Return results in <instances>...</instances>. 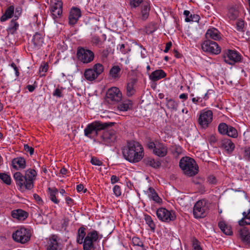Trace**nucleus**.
Masks as SVG:
<instances>
[{
  "label": "nucleus",
  "instance_id": "f257e3e1",
  "mask_svg": "<svg viewBox=\"0 0 250 250\" xmlns=\"http://www.w3.org/2000/svg\"><path fill=\"white\" fill-rule=\"evenodd\" d=\"M124 158L130 163H138L144 156L142 146L138 142L131 141L127 143L126 146L122 149Z\"/></svg>",
  "mask_w": 250,
  "mask_h": 250
},
{
  "label": "nucleus",
  "instance_id": "f03ea898",
  "mask_svg": "<svg viewBox=\"0 0 250 250\" xmlns=\"http://www.w3.org/2000/svg\"><path fill=\"white\" fill-rule=\"evenodd\" d=\"M37 176L36 171L33 169H29L25 171V175L20 172H16L13 175L16 185L21 191L31 190L34 187L33 181Z\"/></svg>",
  "mask_w": 250,
  "mask_h": 250
},
{
  "label": "nucleus",
  "instance_id": "7ed1b4c3",
  "mask_svg": "<svg viewBox=\"0 0 250 250\" xmlns=\"http://www.w3.org/2000/svg\"><path fill=\"white\" fill-rule=\"evenodd\" d=\"M179 167L187 176L191 177L197 174L199 167L195 160L189 157H183L179 162Z\"/></svg>",
  "mask_w": 250,
  "mask_h": 250
},
{
  "label": "nucleus",
  "instance_id": "20e7f679",
  "mask_svg": "<svg viewBox=\"0 0 250 250\" xmlns=\"http://www.w3.org/2000/svg\"><path fill=\"white\" fill-rule=\"evenodd\" d=\"M115 123H102L99 121L94 122L88 124L84 130V135L89 138H91L92 135L93 136L98 135V131L107 128L109 126H112Z\"/></svg>",
  "mask_w": 250,
  "mask_h": 250
},
{
  "label": "nucleus",
  "instance_id": "39448f33",
  "mask_svg": "<svg viewBox=\"0 0 250 250\" xmlns=\"http://www.w3.org/2000/svg\"><path fill=\"white\" fill-rule=\"evenodd\" d=\"M94 53L91 50L82 47H79L77 51L78 60L83 63H88L94 59Z\"/></svg>",
  "mask_w": 250,
  "mask_h": 250
},
{
  "label": "nucleus",
  "instance_id": "423d86ee",
  "mask_svg": "<svg viewBox=\"0 0 250 250\" xmlns=\"http://www.w3.org/2000/svg\"><path fill=\"white\" fill-rule=\"evenodd\" d=\"M31 233L29 229L21 228L12 234L13 239L21 244H24L30 239Z\"/></svg>",
  "mask_w": 250,
  "mask_h": 250
},
{
  "label": "nucleus",
  "instance_id": "0eeeda50",
  "mask_svg": "<svg viewBox=\"0 0 250 250\" xmlns=\"http://www.w3.org/2000/svg\"><path fill=\"white\" fill-rule=\"evenodd\" d=\"M147 146L149 149H153V153L160 157H164L167 155V148L163 143L157 142H148Z\"/></svg>",
  "mask_w": 250,
  "mask_h": 250
},
{
  "label": "nucleus",
  "instance_id": "6e6552de",
  "mask_svg": "<svg viewBox=\"0 0 250 250\" xmlns=\"http://www.w3.org/2000/svg\"><path fill=\"white\" fill-rule=\"evenodd\" d=\"M99 238L98 232L95 230L89 232L85 236L83 244V250H95V247L94 242H96Z\"/></svg>",
  "mask_w": 250,
  "mask_h": 250
},
{
  "label": "nucleus",
  "instance_id": "1a4fd4ad",
  "mask_svg": "<svg viewBox=\"0 0 250 250\" xmlns=\"http://www.w3.org/2000/svg\"><path fill=\"white\" fill-rule=\"evenodd\" d=\"M156 215L160 220L167 223L173 221L176 218L174 211L168 210L164 208H159L157 210Z\"/></svg>",
  "mask_w": 250,
  "mask_h": 250
},
{
  "label": "nucleus",
  "instance_id": "9d476101",
  "mask_svg": "<svg viewBox=\"0 0 250 250\" xmlns=\"http://www.w3.org/2000/svg\"><path fill=\"white\" fill-rule=\"evenodd\" d=\"M104 71L103 65L99 63L94 65L93 68H88L85 70L84 76L88 81H93L96 79Z\"/></svg>",
  "mask_w": 250,
  "mask_h": 250
},
{
  "label": "nucleus",
  "instance_id": "9b49d317",
  "mask_svg": "<svg viewBox=\"0 0 250 250\" xmlns=\"http://www.w3.org/2000/svg\"><path fill=\"white\" fill-rule=\"evenodd\" d=\"M224 61L228 64L234 65L241 62L242 56L236 50L228 49L224 53Z\"/></svg>",
  "mask_w": 250,
  "mask_h": 250
},
{
  "label": "nucleus",
  "instance_id": "f8f14e48",
  "mask_svg": "<svg viewBox=\"0 0 250 250\" xmlns=\"http://www.w3.org/2000/svg\"><path fill=\"white\" fill-rule=\"evenodd\" d=\"M116 132L114 130H106L101 137L100 143L107 146H112L117 139Z\"/></svg>",
  "mask_w": 250,
  "mask_h": 250
},
{
  "label": "nucleus",
  "instance_id": "ddd939ff",
  "mask_svg": "<svg viewBox=\"0 0 250 250\" xmlns=\"http://www.w3.org/2000/svg\"><path fill=\"white\" fill-rule=\"evenodd\" d=\"M122 97V93L119 89L116 87L109 89L106 94V101L110 104L119 103L121 101Z\"/></svg>",
  "mask_w": 250,
  "mask_h": 250
},
{
  "label": "nucleus",
  "instance_id": "4468645a",
  "mask_svg": "<svg viewBox=\"0 0 250 250\" xmlns=\"http://www.w3.org/2000/svg\"><path fill=\"white\" fill-rule=\"evenodd\" d=\"M212 112L210 110L201 111L198 119L201 127L207 128L212 121Z\"/></svg>",
  "mask_w": 250,
  "mask_h": 250
},
{
  "label": "nucleus",
  "instance_id": "2eb2a0df",
  "mask_svg": "<svg viewBox=\"0 0 250 250\" xmlns=\"http://www.w3.org/2000/svg\"><path fill=\"white\" fill-rule=\"evenodd\" d=\"M202 49L205 52L214 54H218L221 52V48L218 44L210 40H207L203 42Z\"/></svg>",
  "mask_w": 250,
  "mask_h": 250
},
{
  "label": "nucleus",
  "instance_id": "dca6fc26",
  "mask_svg": "<svg viewBox=\"0 0 250 250\" xmlns=\"http://www.w3.org/2000/svg\"><path fill=\"white\" fill-rule=\"evenodd\" d=\"M206 203L204 201L199 200L194 206L193 213L196 218H203L206 215Z\"/></svg>",
  "mask_w": 250,
  "mask_h": 250
},
{
  "label": "nucleus",
  "instance_id": "f3484780",
  "mask_svg": "<svg viewBox=\"0 0 250 250\" xmlns=\"http://www.w3.org/2000/svg\"><path fill=\"white\" fill-rule=\"evenodd\" d=\"M50 10L54 19L60 17L62 12V0H51Z\"/></svg>",
  "mask_w": 250,
  "mask_h": 250
},
{
  "label": "nucleus",
  "instance_id": "a211bd4d",
  "mask_svg": "<svg viewBox=\"0 0 250 250\" xmlns=\"http://www.w3.org/2000/svg\"><path fill=\"white\" fill-rule=\"evenodd\" d=\"M81 16V12L80 9L73 7L70 11L69 16V23L71 25L75 24L79 18Z\"/></svg>",
  "mask_w": 250,
  "mask_h": 250
},
{
  "label": "nucleus",
  "instance_id": "6ab92c4d",
  "mask_svg": "<svg viewBox=\"0 0 250 250\" xmlns=\"http://www.w3.org/2000/svg\"><path fill=\"white\" fill-rule=\"evenodd\" d=\"M57 237L53 235L47 241V244L46 246L47 250H61V244L59 243Z\"/></svg>",
  "mask_w": 250,
  "mask_h": 250
},
{
  "label": "nucleus",
  "instance_id": "aec40b11",
  "mask_svg": "<svg viewBox=\"0 0 250 250\" xmlns=\"http://www.w3.org/2000/svg\"><path fill=\"white\" fill-rule=\"evenodd\" d=\"M221 147L225 149L228 154H230L234 149L235 145L231 140L224 138L221 140Z\"/></svg>",
  "mask_w": 250,
  "mask_h": 250
},
{
  "label": "nucleus",
  "instance_id": "412c9836",
  "mask_svg": "<svg viewBox=\"0 0 250 250\" xmlns=\"http://www.w3.org/2000/svg\"><path fill=\"white\" fill-rule=\"evenodd\" d=\"M205 36L207 40L212 39L215 41H217L221 39V35L219 31L215 28L208 29Z\"/></svg>",
  "mask_w": 250,
  "mask_h": 250
},
{
  "label": "nucleus",
  "instance_id": "4be33fe9",
  "mask_svg": "<svg viewBox=\"0 0 250 250\" xmlns=\"http://www.w3.org/2000/svg\"><path fill=\"white\" fill-rule=\"evenodd\" d=\"M241 240L246 244H250V232L247 227H243L239 230Z\"/></svg>",
  "mask_w": 250,
  "mask_h": 250
},
{
  "label": "nucleus",
  "instance_id": "5701e85b",
  "mask_svg": "<svg viewBox=\"0 0 250 250\" xmlns=\"http://www.w3.org/2000/svg\"><path fill=\"white\" fill-rule=\"evenodd\" d=\"M12 166L16 170L23 169L26 166L25 160L22 157L14 158L12 161Z\"/></svg>",
  "mask_w": 250,
  "mask_h": 250
},
{
  "label": "nucleus",
  "instance_id": "b1692460",
  "mask_svg": "<svg viewBox=\"0 0 250 250\" xmlns=\"http://www.w3.org/2000/svg\"><path fill=\"white\" fill-rule=\"evenodd\" d=\"M11 215L13 218L19 220H24L27 218L28 214L22 209H18L13 210L11 212Z\"/></svg>",
  "mask_w": 250,
  "mask_h": 250
},
{
  "label": "nucleus",
  "instance_id": "393cba45",
  "mask_svg": "<svg viewBox=\"0 0 250 250\" xmlns=\"http://www.w3.org/2000/svg\"><path fill=\"white\" fill-rule=\"evenodd\" d=\"M143 162L146 166L151 167L154 168H158L160 167L161 165V163L160 161L155 160L154 158L151 157L145 158Z\"/></svg>",
  "mask_w": 250,
  "mask_h": 250
},
{
  "label": "nucleus",
  "instance_id": "a878e982",
  "mask_svg": "<svg viewBox=\"0 0 250 250\" xmlns=\"http://www.w3.org/2000/svg\"><path fill=\"white\" fill-rule=\"evenodd\" d=\"M150 6L146 2H144L141 5V18L142 20H146L149 15Z\"/></svg>",
  "mask_w": 250,
  "mask_h": 250
},
{
  "label": "nucleus",
  "instance_id": "bb28decb",
  "mask_svg": "<svg viewBox=\"0 0 250 250\" xmlns=\"http://www.w3.org/2000/svg\"><path fill=\"white\" fill-rule=\"evenodd\" d=\"M166 76V73L162 69L153 71L149 76V78L153 82L158 81Z\"/></svg>",
  "mask_w": 250,
  "mask_h": 250
},
{
  "label": "nucleus",
  "instance_id": "cd10ccee",
  "mask_svg": "<svg viewBox=\"0 0 250 250\" xmlns=\"http://www.w3.org/2000/svg\"><path fill=\"white\" fill-rule=\"evenodd\" d=\"M218 226L221 231L226 235H231L232 234L231 227L227 224L225 221H220L218 223Z\"/></svg>",
  "mask_w": 250,
  "mask_h": 250
},
{
  "label": "nucleus",
  "instance_id": "c85d7f7f",
  "mask_svg": "<svg viewBox=\"0 0 250 250\" xmlns=\"http://www.w3.org/2000/svg\"><path fill=\"white\" fill-rule=\"evenodd\" d=\"M132 105V102L130 100H125L119 104L117 108L122 111H126L131 108Z\"/></svg>",
  "mask_w": 250,
  "mask_h": 250
},
{
  "label": "nucleus",
  "instance_id": "c756f323",
  "mask_svg": "<svg viewBox=\"0 0 250 250\" xmlns=\"http://www.w3.org/2000/svg\"><path fill=\"white\" fill-rule=\"evenodd\" d=\"M184 15L186 16L185 21L186 22H198L200 20V17L197 14H191L188 10L184 11Z\"/></svg>",
  "mask_w": 250,
  "mask_h": 250
},
{
  "label": "nucleus",
  "instance_id": "7c9ffc66",
  "mask_svg": "<svg viewBox=\"0 0 250 250\" xmlns=\"http://www.w3.org/2000/svg\"><path fill=\"white\" fill-rule=\"evenodd\" d=\"M85 229V228L83 227H81L78 229L77 236V242L79 244H82V243L83 242V241L86 236Z\"/></svg>",
  "mask_w": 250,
  "mask_h": 250
},
{
  "label": "nucleus",
  "instance_id": "2f4dec72",
  "mask_svg": "<svg viewBox=\"0 0 250 250\" xmlns=\"http://www.w3.org/2000/svg\"><path fill=\"white\" fill-rule=\"evenodd\" d=\"M121 68L118 65L113 66L109 71V76L114 79H118L120 77Z\"/></svg>",
  "mask_w": 250,
  "mask_h": 250
},
{
  "label": "nucleus",
  "instance_id": "473e14b6",
  "mask_svg": "<svg viewBox=\"0 0 250 250\" xmlns=\"http://www.w3.org/2000/svg\"><path fill=\"white\" fill-rule=\"evenodd\" d=\"M32 42L35 46L37 47H41L43 43V39L42 35L41 34L36 33L33 37Z\"/></svg>",
  "mask_w": 250,
  "mask_h": 250
},
{
  "label": "nucleus",
  "instance_id": "72a5a7b5",
  "mask_svg": "<svg viewBox=\"0 0 250 250\" xmlns=\"http://www.w3.org/2000/svg\"><path fill=\"white\" fill-rule=\"evenodd\" d=\"M14 11V7L13 5H11L8 7L6 10L4 14L1 17L0 21H4L7 19L11 18Z\"/></svg>",
  "mask_w": 250,
  "mask_h": 250
},
{
  "label": "nucleus",
  "instance_id": "f704fd0d",
  "mask_svg": "<svg viewBox=\"0 0 250 250\" xmlns=\"http://www.w3.org/2000/svg\"><path fill=\"white\" fill-rule=\"evenodd\" d=\"M19 24L16 21V19L11 20L9 26L7 29L8 34H14L19 27Z\"/></svg>",
  "mask_w": 250,
  "mask_h": 250
},
{
  "label": "nucleus",
  "instance_id": "c9c22d12",
  "mask_svg": "<svg viewBox=\"0 0 250 250\" xmlns=\"http://www.w3.org/2000/svg\"><path fill=\"white\" fill-rule=\"evenodd\" d=\"M49 192L50 199L55 204H58L59 200L56 198V195L58 193V190L57 188L52 189L50 188H48Z\"/></svg>",
  "mask_w": 250,
  "mask_h": 250
},
{
  "label": "nucleus",
  "instance_id": "e433bc0d",
  "mask_svg": "<svg viewBox=\"0 0 250 250\" xmlns=\"http://www.w3.org/2000/svg\"><path fill=\"white\" fill-rule=\"evenodd\" d=\"M167 107L173 111H176L177 110V107L178 104L175 101L171 99L166 98Z\"/></svg>",
  "mask_w": 250,
  "mask_h": 250
},
{
  "label": "nucleus",
  "instance_id": "4c0bfd02",
  "mask_svg": "<svg viewBox=\"0 0 250 250\" xmlns=\"http://www.w3.org/2000/svg\"><path fill=\"white\" fill-rule=\"evenodd\" d=\"M148 190L150 193L149 194V197L156 203H160L161 201V199L158 196L154 189L152 188H149Z\"/></svg>",
  "mask_w": 250,
  "mask_h": 250
},
{
  "label": "nucleus",
  "instance_id": "58836bf2",
  "mask_svg": "<svg viewBox=\"0 0 250 250\" xmlns=\"http://www.w3.org/2000/svg\"><path fill=\"white\" fill-rule=\"evenodd\" d=\"M229 127V125H228L226 123H222L219 125L218 130L220 134L226 135L228 132Z\"/></svg>",
  "mask_w": 250,
  "mask_h": 250
},
{
  "label": "nucleus",
  "instance_id": "ea45409f",
  "mask_svg": "<svg viewBox=\"0 0 250 250\" xmlns=\"http://www.w3.org/2000/svg\"><path fill=\"white\" fill-rule=\"evenodd\" d=\"M228 16L230 20H234L238 17V11L234 8H231L229 10Z\"/></svg>",
  "mask_w": 250,
  "mask_h": 250
},
{
  "label": "nucleus",
  "instance_id": "a19ab883",
  "mask_svg": "<svg viewBox=\"0 0 250 250\" xmlns=\"http://www.w3.org/2000/svg\"><path fill=\"white\" fill-rule=\"evenodd\" d=\"M226 135H227L229 137L235 138L238 136V133L237 130L234 127L229 125L228 132Z\"/></svg>",
  "mask_w": 250,
  "mask_h": 250
},
{
  "label": "nucleus",
  "instance_id": "79ce46f5",
  "mask_svg": "<svg viewBox=\"0 0 250 250\" xmlns=\"http://www.w3.org/2000/svg\"><path fill=\"white\" fill-rule=\"evenodd\" d=\"M145 220L146 223L149 226L151 230H154L155 228V225L151 217L147 214L145 215Z\"/></svg>",
  "mask_w": 250,
  "mask_h": 250
},
{
  "label": "nucleus",
  "instance_id": "37998d69",
  "mask_svg": "<svg viewBox=\"0 0 250 250\" xmlns=\"http://www.w3.org/2000/svg\"><path fill=\"white\" fill-rule=\"evenodd\" d=\"M0 179L5 184L9 185L11 184V180L10 176L5 173H0Z\"/></svg>",
  "mask_w": 250,
  "mask_h": 250
},
{
  "label": "nucleus",
  "instance_id": "c03bdc74",
  "mask_svg": "<svg viewBox=\"0 0 250 250\" xmlns=\"http://www.w3.org/2000/svg\"><path fill=\"white\" fill-rule=\"evenodd\" d=\"M242 215L243 217L238 222L239 225L243 227H244V226L245 225H250V223H247V218H248L247 212H243L242 213Z\"/></svg>",
  "mask_w": 250,
  "mask_h": 250
},
{
  "label": "nucleus",
  "instance_id": "a18cd8bd",
  "mask_svg": "<svg viewBox=\"0 0 250 250\" xmlns=\"http://www.w3.org/2000/svg\"><path fill=\"white\" fill-rule=\"evenodd\" d=\"M134 92L133 88V83H128L126 86V94L128 96H131Z\"/></svg>",
  "mask_w": 250,
  "mask_h": 250
},
{
  "label": "nucleus",
  "instance_id": "49530a36",
  "mask_svg": "<svg viewBox=\"0 0 250 250\" xmlns=\"http://www.w3.org/2000/svg\"><path fill=\"white\" fill-rule=\"evenodd\" d=\"M132 242L134 246H140L144 248L142 241L137 237H133L132 239Z\"/></svg>",
  "mask_w": 250,
  "mask_h": 250
},
{
  "label": "nucleus",
  "instance_id": "de8ad7c7",
  "mask_svg": "<svg viewBox=\"0 0 250 250\" xmlns=\"http://www.w3.org/2000/svg\"><path fill=\"white\" fill-rule=\"evenodd\" d=\"M244 27V22L243 21L239 20L236 22V29L238 31L243 32Z\"/></svg>",
  "mask_w": 250,
  "mask_h": 250
},
{
  "label": "nucleus",
  "instance_id": "09e8293b",
  "mask_svg": "<svg viewBox=\"0 0 250 250\" xmlns=\"http://www.w3.org/2000/svg\"><path fill=\"white\" fill-rule=\"evenodd\" d=\"M142 3H143V0H132L130 2V5L131 8H136L139 6Z\"/></svg>",
  "mask_w": 250,
  "mask_h": 250
},
{
  "label": "nucleus",
  "instance_id": "8fccbe9b",
  "mask_svg": "<svg viewBox=\"0 0 250 250\" xmlns=\"http://www.w3.org/2000/svg\"><path fill=\"white\" fill-rule=\"evenodd\" d=\"M113 190L114 192V194L117 197H119L121 195L122 191H121V187L119 186L115 185L113 188Z\"/></svg>",
  "mask_w": 250,
  "mask_h": 250
},
{
  "label": "nucleus",
  "instance_id": "3c124183",
  "mask_svg": "<svg viewBox=\"0 0 250 250\" xmlns=\"http://www.w3.org/2000/svg\"><path fill=\"white\" fill-rule=\"evenodd\" d=\"M91 163L92 165H96V166H102L103 165V162L100 161L99 159H98L96 157H92L91 159Z\"/></svg>",
  "mask_w": 250,
  "mask_h": 250
},
{
  "label": "nucleus",
  "instance_id": "603ef678",
  "mask_svg": "<svg viewBox=\"0 0 250 250\" xmlns=\"http://www.w3.org/2000/svg\"><path fill=\"white\" fill-rule=\"evenodd\" d=\"M193 247L194 250H202L199 244V241L197 239L194 238L192 241Z\"/></svg>",
  "mask_w": 250,
  "mask_h": 250
},
{
  "label": "nucleus",
  "instance_id": "864d4df0",
  "mask_svg": "<svg viewBox=\"0 0 250 250\" xmlns=\"http://www.w3.org/2000/svg\"><path fill=\"white\" fill-rule=\"evenodd\" d=\"M244 157L246 160L250 161V147L246 148L245 149Z\"/></svg>",
  "mask_w": 250,
  "mask_h": 250
},
{
  "label": "nucleus",
  "instance_id": "5fc2aeb1",
  "mask_svg": "<svg viewBox=\"0 0 250 250\" xmlns=\"http://www.w3.org/2000/svg\"><path fill=\"white\" fill-rule=\"evenodd\" d=\"M33 197L34 199L36 201L37 204H38L39 205H43V202L42 200V199L41 197L39 196L37 194H34Z\"/></svg>",
  "mask_w": 250,
  "mask_h": 250
},
{
  "label": "nucleus",
  "instance_id": "6e6d98bb",
  "mask_svg": "<svg viewBox=\"0 0 250 250\" xmlns=\"http://www.w3.org/2000/svg\"><path fill=\"white\" fill-rule=\"evenodd\" d=\"M62 87L61 89L60 88H56L54 92L53 93V95L54 96H56L57 97H62Z\"/></svg>",
  "mask_w": 250,
  "mask_h": 250
},
{
  "label": "nucleus",
  "instance_id": "4d7b16f0",
  "mask_svg": "<svg viewBox=\"0 0 250 250\" xmlns=\"http://www.w3.org/2000/svg\"><path fill=\"white\" fill-rule=\"evenodd\" d=\"M48 64L47 63H43L40 67V72H46L48 70Z\"/></svg>",
  "mask_w": 250,
  "mask_h": 250
},
{
  "label": "nucleus",
  "instance_id": "13d9d810",
  "mask_svg": "<svg viewBox=\"0 0 250 250\" xmlns=\"http://www.w3.org/2000/svg\"><path fill=\"white\" fill-rule=\"evenodd\" d=\"M24 149L26 152H29L30 155H32L34 153V148L28 145H24Z\"/></svg>",
  "mask_w": 250,
  "mask_h": 250
},
{
  "label": "nucleus",
  "instance_id": "bf43d9fd",
  "mask_svg": "<svg viewBox=\"0 0 250 250\" xmlns=\"http://www.w3.org/2000/svg\"><path fill=\"white\" fill-rule=\"evenodd\" d=\"M217 139L214 135H210L208 138V141L210 144H213L216 142Z\"/></svg>",
  "mask_w": 250,
  "mask_h": 250
},
{
  "label": "nucleus",
  "instance_id": "052dcab7",
  "mask_svg": "<svg viewBox=\"0 0 250 250\" xmlns=\"http://www.w3.org/2000/svg\"><path fill=\"white\" fill-rule=\"evenodd\" d=\"M10 65L14 68V70L15 71V74L16 76L18 77L19 76L20 73L19 72L18 68L16 66V64L14 62H12V63H11Z\"/></svg>",
  "mask_w": 250,
  "mask_h": 250
},
{
  "label": "nucleus",
  "instance_id": "680f3d73",
  "mask_svg": "<svg viewBox=\"0 0 250 250\" xmlns=\"http://www.w3.org/2000/svg\"><path fill=\"white\" fill-rule=\"evenodd\" d=\"M171 46H172V43L171 42H167L166 43V47H165V50H164V52L165 53H167L168 51V50H169V49L171 48Z\"/></svg>",
  "mask_w": 250,
  "mask_h": 250
},
{
  "label": "nucleus",
  "instance_id": "e2e57ef3",
  "mask_svg": "<svg viewBox=\"0 0 250 250\" xmlns=\"http://www.w3.org/2000/svg\"><path fill=\"white\" fill-rule=\"evenodd\" d=\"M66 203L69 206H71L73 204L74 201L72 199L70 198L69 197H66L65 198Z\"/></svg>",
  "mask_w": 250,
  "mask_h": 250
},
{
  "label": "nucleus",
  "instance_id": "0e129e2a",
  "mask_svg": "<svg viewBox=\"0 0 250 250\" xmlns=\"http://www.w3.org/2000/svg\"><path fill=\"white\" fill-rule=\"evenodd\" d=\"M119 178L116 175H112L111 177V183L114 184L115 183L118 182Z\"/></svg>",
  "mask_w": 250,
  "mask_h": 250
},
{
  "label": "nucleus",
  "instance_id": "69168bd1",
  "mask_svg": "<svg viewBox=\"0 0 250 250\" xmlns=\"http://www.w3.org/2000/svg\"><path fill=\"white\" fill-rule=\"evenodd\" d=\"M214 92L213 90H208L207 92L204 95V99L205 100H207V99H208L209 98V96L208 95H210L212 93H213Z\"/></svg>",
  "mask_w": 250,
  "mask_h": 250
},
{
  "label": "nucleus",
  "instance_id": "338daca9",
  "mask_svg": "<svg viewBox=\"0 0 250 250\" xmlns=\"http://www.w3.org/2000/svg\"><path fill=\"white\" fill-rule=\"evenodd\" d=\"M109 51L108 49H104L103 50V51L102 52V56L103 57H107V56L109 54Z\"/></svg>",
  "mask_w": 250,
  "mask_h": 250
},
{
  "label": "nucleus",
  "instance_id": "774afa93",
  "mask_svg": "<svg viewBox=\"0 0 250 250\" xmlns=\"http://www.w3.org/2000/svg\"><path fill=\"white\" fill-rule=\"evenodd\" d=\"M92 42L93 43L97 44L100 42V39L97 36H94L92 39Z\"/></svg>",
  "mask_w": 250,
  "mask_h": 250
}]
</instances>
